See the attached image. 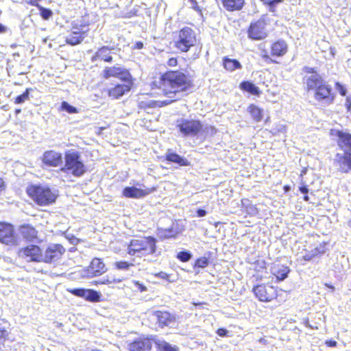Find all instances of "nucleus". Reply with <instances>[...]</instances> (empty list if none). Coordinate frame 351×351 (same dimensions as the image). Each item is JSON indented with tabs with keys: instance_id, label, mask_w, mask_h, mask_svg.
<instances>
[{
	"instance_id": "f257e3e1",
	"label": "nucleus",
	"mask_w": 351,
	"mask_h": 351,
	"mask_svg": "<svg viewBox=\"0 0 351 351\" xmlns=\"http://www.w3.org/2000/svg\"><path fill=\"white\" fill-rule=\"evenodd\" d=\"M191 87L190 77L180 71H167L160 77V88L171 101L180 99Z\"/></svg>"
},
{
	"instance_id": "f03ea898",
	"label": "nucleus",
	"mask_w": 351,
	"mask_h": 351,
	"mask_svg": "<svg viewBox=\"0 0 351 351\" xmlns=\"http://www.w3.org/2000/svg\"><path fill=\"white\" fill-rule=\"evenodd\" d=\"M27 193L40 206L53 204L57 197L49 187L42 185H31L27 189Z\"/></svg>"
},
{
	"instance_id": "7ed1b4c3",
	"label": "nucleus",
	"mask_w": 351,
	"mask_h": 351,
	"mask_svg": "<svg viewBox=\"0 0 351 351\" xmlns=\"http://www.w3.org/2000/svg\"><path fill=\"white\" fill-rule=\"evenodd\" d=\"M65 164L61 168V171L65 173H71L75 177H81L86 172V167L81 160V156L78 152H69L64 156Z\"/></svg>"
},
{
	"instance_id": "20e7f679",
	"label": "nucleus",
	"mask_w": 351,
	"mask_h": 351,
	"mask_svg": "<svg viewBox=\"0 0 351 351\" xmlns=\"http://www.w3.org/2000/svg\"><path fill=\"white\" fill-rule=\"evenodd\" d=\"M197 43L196 34L190 27L181 29L175 38L176 47L182 52L188 51Z\"/></svg>"
},
{
	"instance_id": "39448f33",
	"label": "nucleus",
	"mask_w": 351,
	"mask_h": 351,
	"mask_svg": "<svg viewBox=\"0 0 351 351\" xmlns=\"http://www.w3.org/2000/svg\"><path fill=\"white\" fill-rule=\"evenodd\" d=\"M176 127L184 136H195L202 130L203 125L198 120L182 118L177 121Z\"/></svg>"
},
{
	"instance_id": "423d86ee",
	"label": "nucleus",
	"mask_w": 351,
	"mask_h": 351,
	"mask_svg": "<svg viewBox=\"0 0 351 351\" xmlns=\"http://www.w3.org/2000/svg\"><path fill=\"white\" fill-rule=\"evenodd\" d=\"M303 71L306 73V75L303 77V82L306 84L308 91H315L325 82L324 80L315 68L304 66Z\"/></svg>"
},
{
	"instance_id": "0eeeda50",
	"label": "nucleus",
	"mask_w": 351,
	"mask_h": 351,
	"mask_svg": "<svg viewBox=\"0 0 351 351\" xmlns=\"http://www.w3.org/2000/svg\"><path fill=\"white\" fill-rule=\"evenodd\" d=\"M248 37L254 40H263L267 36L266 22L263 18L251 23L247 29Z\"/></svg>"
},
{
	"instance_id": "6e6552de",
	"label": "nucleus",
	"mask_w": 351,
	"mask_h": 351,
	"mask_svg": "<svg viewBox=\"0 0 351 351\" xmlns=\"http://www.w3.org/2000/svg\"><path fill=\"white\" fill-rule=\"evenodd\" d=\"M103 76L106 79L111 77H117L125 82H129L131 80V75L129 71L119 66L106 67L103 71Z\"/></svg>"
},
{
	"instance_id": "1a4fd4ad",
	"label": "nucleus",
	"mask_w": 351,
	"mask_h": 351,
	"mask_svg": "<svg viewBox=\"0 0 351 351\" xmlns=\"http://www.w3.org/2000/svg\"><path fill=\"white\" fill-rule=\"evenodd\" d=\"M155 243H130L128 247V254L134 256H143L154 252Z\"/></svg>"
},
{
	"instance_id": "9d476101",
	"label": "nucleus",
	"mask_w": 351,
	"mask_h": 351,
	"mask_svg": "<svg viewBox=\"0 0 351 351\" xmlns=\"http://www.w3.org/2000/svg\"><path fill=\"white\" fill-rule=\"evenodd\" d=\"M256 297L261 302H269L276 297V290L271 286L257 285L253 289Z\"/></svg>"
},
{
	"instance_id": "9b49d317",
	"label": "nucleus",
	"mask_w": 351,
	"mask_h": 351,
	"mask_svg": "<svg viewBox=\"0 0 351 351\" xmlns=\"http://www.w3.org/2000/svg\"><path fill=\"white\" fill-rule=\"evenodd\" d=\"M331 135L338 138V146L343 151V153L351 154V134L343 131L331 130Z\"/></svg>"
},
{
	"instance_id": "f8f14e48",
	"label": "nucleus",
	"mask_w": 351,
	"mask_h": 351,
	"mask_svg": "<svg viewBox=\"0 0 351 351\" xmlns=\"http://www.w3.org/2000/svg\"><path fill=\"white\" fill-rule=\"evenodd\" d=\"M19 254L20 257L25 258L27 261H40L43 260L40 247L34 245H29L21 250Z\"/></svg>"
},
{
	"instance_id": "ddd939ff",
	"label": "nucleus",
	"mask_w": 351,
	"mask_h": 351,
	"mask_svg": "<svg viewBox=\"0 0 351 351\" xmlns=\"http://www.w3.org/2000/svg\"><path fill=\"white\" fill-rule=\"evenodd\" d=\"M154 335L147 338H138L128 344L130 351H150L152 347Z\"/></svg>"
},
{
	"instance_id": "4468645a",
	"label": "nucleus",
	"mask_w": 351,
	"mask_h": 351,
	"mask_svg": "<svg viewBox=\"0 0 351 351\" xmlns=\"http://www.w3.org/2000/svg\"><path fill=\"white\" fill-rule=\"evenodd\" d=\"M335 165L341 173H347L351 171V154L337 153L334 160Z\"/></svg>"
},
{
	"instance_id": "2eb2a0df",
	"label": "nucleus",
	"mask_w": 351,
	"mask_h": 351,
	"mask_svg": "<svg viewBox=\"0 0 351 351\" xmlns=\"http://www.w3.org/2000/svg\"><path fill=\"white\" fill-rule=\"evenodd\" d=\"M106 271L104 263L99 258H95L92 260L90 266L85 271L84 276L92 278L100 276Z\"/></svg>"
},
{
	"instance_id": "dca6fc26",
	"label": "nucleus",
	"mask_w": 351,
	"mask_h": 351,
	"mask_svg": "<svg viewBox=\"0 0 351 351\" xmlns=\"http://www.w3.org/2000/svg\"><path fill=\"white\" fill-rule=\"evenodd\" d=\"M43 162L48 167H58L62 162V156L60 153L53 150L44 152L42 157Z\"/></svg>"
},
{
	"instance_id": "f3484780",
	"label": "nucleus",
	"mask_w": 351,
	"mask_h": 351,
	"mask_svg": "<svg viewBox=\"0 0 351 351\" xmlns=\"http://www.w3.org/2000/svg\"><path fill=\"white\" fill-rule=\"evenodd\" d=\"M332 88L326 82L315 90V99L317 101H326L328 104L333 101L334 97L331 95Z\"/></svg>"
},
{
	"instance_id": "a211bd4d",
	"label": "nucleus",
	"mask_w": 351,
	"mask_h": 351,
	"mask_svg": "<svg viewBox=\"0 0 351 351\" xmlns=\"http://www.w3.org/2000/svg\"><path fill=\"white\" fill-rule=\"evenodd\" d=\"M64 248L59 244L53 245L47 249L43 261L45 263H51L59 259L62 254Z\"/></svg>"
},
{
	"instance_id": "6ab92c4d",
	"label": "nucleus",
	"mask_w": 351,
	"mask_h": 351,
	"mask_svg": "<svg viewBox=\"0 0 351 351\" xmlns=\"http://www.w3.org/2000/svg\"><path fill=\"white\" fill-rule=\"evenodd\" d=\"M155 188H152L143 190L135 186H127L123 189V195L125 197L140 198L149 194L155 191Z\"/></svg>"
},
{
	"instance_id": "aec40b11",
	"label": "nucleus",
	"mask_w": 351,
	"mask_h": 351,
	"mask_svg": "<svg viewBox=\"0 0 351 351\" xmlns=\"http://www.w3.org/2000/svg\"><path fill=\"white\" fill-rule=\"evenodd\" d=\"M14 226L6 222H0V241H15Z\"/></svg>"
},
{
	"instance_id": "412c9836",
	"label": "nucleus",
	"mask_w": 351,
	"mask_h": 351,
	"mask_svg": "<svg viewBox=\"0 0 351 351\" xmlns=\"http://www.w3.org/2000/svg\"><path fill=\"white\" fill-rule=\"evenodd\" d=\"M86 30L80 29L77 27H73V31L66 38V42L70 45H76L84 40Z\"/></svg>"
},
{
	"instance_id": "4be33fe9",
	"label": "nucleus",
	"mask_w": 351,
	"mask_h": 351,
	"mask_svg": "<svg viewBox=\"0 0 351 351\" xmlns=\"http://www.w3.org/2000/svg\"><path fill=\"white\" fill-rule=\"evenodd\" d=\"M326 243H319L317 245H313L309 247L308 250L306 249V253L302 256V259L306 261H309L314 257L324 254L326 250Z\"/></svg>"
},
{
	"instance_id": "5701e85b",
	"label": "nucleus",
	"mask_w": 351,
	"mask_h": 351,
	"mask_svg": "<svg viewBox=\"0 0 351 351\" xmlns=\"http://www.w3.org/2000/svg\"><path fill=\"white\" fill-rule=\"evenodd\" d=\"M128 84H117L114 87L109 89L108 95L114 99H118L122 97L125 93L130 90V81Z\"/></svg>"
},
{
	"instance_id": "b1692460",
	"label": "nucleus",
	"mask_w": 351,
	"mask_h": 351,
	"mask_svg": "<svg viewBox=\"0 0 351 351\" xmlns=\"http://www.w3.org/2000/svg\"><path fill=\"white\" fill-rule=\"evenodd\" d=\"M154 315L160 327L167 326L174 321V317L167 311H155Z\"/></svg>"
},
{
	"instance_id": "393cba45",
	"label": "nucleus",
	"mask_w": 351,
	"mask_h": 351,
	"mask_svg": "<svg viewBox=\"0 0 351 351\" xmlns=\"http://www.w3.org/2000/svg\"><path fill=\"white\" fill-rule=\"evenodd\" d=\"M111 49L106 46H104L99 49L95 54L92 58V62H95L98 59L104 60L105 62H110L112 61V57L110 56Z\"/></svg>"
},
{
	"instance_id": "a878e982",
	"label": "nucleus",
	"mask_w": 351,
	"mask_h": 351,
	"mask_svg": "<svg viewBox=\"0 0 351 351\" xmlns=\"http://www.w3.org/2000/svg\"><path fill=\"white\" fill-rule=\"evenodd\" d=\"M152 340L156 346L157 351H178L176 346H172L165 340L157 338L156 336H154Z\"/></svg>"
},
{
	"instance_id": "bb28decb",
	"label": "nucleus",
	"mask_w": 351,
	"mask_h": 351,
	"mask_svg": "<svg viewBox=\"0 0 351 351\" xmlns=\"http://www.w3.org/2000/svg\"><path fill=\"white\" fill-rule=\"evenodd\" d=\"M165 158L167 161L176 163L179 166H189L190 164L188 160L185 158L169 151L166 154Z\"/></svg>"
},
{
	"instance_id": "cd10ccee",
	"label": "nucleus",
	"mask_w": 351,
	"mask_h": 351,
	"mask_svg": "<svg viewBox=\"0 0 351 351\" xmlns=\"http://www.w3.org/2000/svg\"><path fill=\"white\" fill-rule=\"evenodd\" d=\"M244 3V0H222L223 6L230 12L241 10Z\"/></svg>"
},
{
	"instance_id": "c85d7f7f",
	"label": "nucleus",
	"mask_w": 351,
	"mask_h": 351,
	"mask_svg": "<svg viewBox=\"0 0 351 351\" xmlns=\"http://www.w3.org/2000/svg\"><path fill=\"white\" fill-rule=\"evenodd\" d=\"M19 232L26 241H32L36 237L37 232L35 228L29 225H23L20 227Z\"/></svg>"
},
{
	"instance_id": "c756f323",
	"label": "nucleus",
	"mask_w": 351,
	"mask_h": 351,
	"mask_svg": "<svg viewBox=\"0 0 351 351\" xmlns=\"http://www.w3.org/2000/svg\"><path fill=\"white\" fill-rule=\"evenodd\" d=\"M289 271V268L282 265L274 266L271 271L278 280H284L287 278Z\"/></svg>"
},
{
	"instance_id": "7c9ffc66",
	"label": "nucleus",
	"mask_w": 351,
	"mask_h": 351,
	"mask_svg": "<svg viewBox=\"0 0 351 351\" xmlns=\"http://www.w3.org/2000/svg\"><path fill=\"white\" fill-rule=\"evenodd\" d=\"M287 51V45L284 40H278L272 45L271 53L274 56H282Z\"/></svg>"
},
{
	"instance_id": "2f4dec72",
	"label": "nucleus",
	"mask_w": 351,
	"mask_h": 351,
	"mask_svg": "<svg viewBox=\"0 0 351 351\" xmlns=\"http://www.w3.org/2000/svg\"><path fill=\"white\" fill-rule=\"evenodd\" d=\"M223 64L224 68L230 71H233L237 69L241 68V64L237 60L231 59L228 57L223 58Z\"/></svg>"
},
{
	"instance_id": "473e14b6",
	"label": "nucleus",
	"mask_w": 351,
	"mask_h": 351,
	"mask_svg": "<svg viewBox=\"0 0 351 351\" xmlns=\"http://www.w3.org/2000/svg\"><path fill=\"white\" fill-rule=\"evenodd\" d=\"M240 88L254 95H259V88L250 81H245L240 84Z\"/></svg>"
},
{
	"instance_id": "72a5a7b5",
	"label": "nucleus",
	"mask_w": 351,
	"mask_h": 351,
	"mask_svg": "<svg viewBox=\"0 0 351 351\" xmlns=\"http://www.w3.org/2000/svg\"><path fill=\"white\" fill-rule=\"evenodd\" d=\"M248 112L251 114L252 118L256 121H260L262 119V110L258 106L252 104L248 107Z\"/></svg>"
},
{
	"instance_id": "f704fd0d",
	"label": "nucleus",
	"mask_w": 351,
	"mask_h": 351,
	"mask_svg": "<svg viewBox=\"0 0 351 351\" xmlns=\"http://www.w3.org/2000/svg\"><path fill=\"white\" fill-rule=\"evenodd\" d=\"M100 294L99 292L91 290V289H86L85 293V299L86 300H88L90 302H99L100 300Z\"/></svg>"
},
{
	"instance_id": "c9c22d12",
	"label": "nucleus",
	"mask_w": 351,
	"mask_h": 351,
	"mask_svg": "<svg viewBox=\"0 0 351 351\" xmlns=\"http://www.w3.org/2000/svg\"><path fill=\"white\" fill-rule=\"evenodd\" d=\"M178 232L171 229H160L159 230V235L163 239H171L174 238Z\"/></svg>"
},
{
	"instance_id": "e433bc0d",
	"label": "nucleus",
	"mask_w": 351,
	"mask_h": 351,
	"mask_svg": "<svg viewBox=\"0 0 351 351\" xmlns=\"http://www.w3.org/2000/svg\"><path fill=\"white\" fill-rule=\"evenodd\" d=\"M114 265L118 270L129 271L130 267L134 266V264L126 261H117L114 263Z\"/></svg>"
},
{
	"instance_id": "4c0bfd02",
	"label": "nucleus",
	"mask_w": 351,
	"mask_h": 351,
	"mask_svg": "<svg viewBox=\"0 0 351 351\" xmlns=\"http://www.w3.org/2000/svg\"><path fill=\"white\" fill-rule=\"evenodd\" d=\"M32 90V88H27L25 91L17 96L15 99V103L18 104H23L26 100H28L29 98V92Z\"/></svg>"
},
{
	"instance_id": "58836bf2",
	"label": "nucleus",
	"mask_w": 351,
	"mask_h": 351,
	"mask_svg": "<svg viewBox=\"0 0 351 351\" xmlns=\"http://www.w3.org/2000/svg\"><path fill=\"white\" fill-rule=\"evenodd\" d=\"M176 257L182 262H187L192 258V254L187 250L180 251L177 254Z\"/></svg>"
},
{
	"instance_id": "ea45409f",
	"label": "nucleus",
	"mask_w": 351,
	"mask_h": 351,
	"mask_svg": "<svg viewBox=\"0 0 351 351\" xmlns=\"http://www.w3.org/2000/svg\"><path fill=\"white\" fill-rule=\"evenodd\" d=\"M61 108L62 110L70 113V114H75V113H77L78 112L77 109L70 105L68 102L66 101H63L61 104Z\"/></svg>"
},
{
	"instance_id": "a19ab883",
	"label": "nucleus",
	"mask_w": 351,
	"mask_h": 351,
	"mask_svg": "<svg viewBox=\"0 0 351 351\" xmlns=\"http://www.w3.org/2000/svg\"><path fill=\"white\" fill-rule=\"evenodd\" d=\"M38 9L40 10V16L44 20H48L53 14V12L50 9L43 8L41 5L39 6Z\"/></svg>"
},
{
	"instance_id": "79ce46f5",
	"label": "nucleus",
	"mask_w": 351,
	"mask_h": 351,
	"mask_svg": "<svg viewBox=\"0 0 351 351\" xmlns=\"http://www.w3.org/2000/svg\"><path fill=\"white\" fill-rule=\"evenodd\" d=\"M209 264V261L206 257H201L195 261V267L204 268Z\"/></svg>"
},
{
	"instance_id": "37998d69",
	"label": "nucleus",
	"mask_w": 351,
	"mask_h": 351,
	"mask_svg": "<svg viewBox=\"0 0 351 351\" xmlns=\"http://www.w3.org/2000/svg\"><path fill=\"white\" fill-rule=\"evenodd\" d=\"M286 130V126L285 125L278 124L274 128H273L272 132L274 134H276L278 133H285Z\"/></svg>"
},
{
	"instance_id": "c03bdc74",
	"label": "nucleus",
	"mask_w": 351,
	"mask_h": 351,
	"mask_svg": "<svg viewBox=\"0 0 351 351\" xmlns=\"http://www.w3.org/2000/svg\"><path fill=\"white\" fill-rule=\"evenodd\" d=\"M189 3H191V7L199 12H201V9L199 6V3L201 2V1H203V0H189Z\"/></svg>"
},
{
	"instance_id": "a18cd8bd",
	"label": "nucleus",
	"mask_w": 351,
	"mask_h": 351,
	"mask_svg": "<svg viewBox=\"0 0 351 351\" xmlns=\"http://www.w3.org/2000/svg\"><path fill=\"white\" fill-rule=\"evenodd\" d=\"M86 290V289H74L71 290V292L75 295L82 297L84 298Z\"/></svg>"
},
{
	"instance_id": "49530a36",
	"label": "nucleus",
	"mask_w": 351,
	"mask_h": 351,
	"mask_svg": "<svg viewBox=\"0 0 351 351\" xmlns=\"http://www.w3.org/2000/svg\"><path fill=\"white\" fill-rule=\"evenodd\" d=\"M8 335V330L5 327L1 324H0V342L2 340H4Z\"/></svg>"
},
{
	"instance_id": "de8ad7c7",
	"label": "nucleus",
	"mask_w": 351,
	"mask_h": 351,
	"mask_svg": "<svg viewBox=\"0 0 351 351\" xmlns=\"http://www.w3.org/2000/svg\"><path fill=\"white\" fill-rule=\"evenodd\" d=\"M336 88L338 90L341 95L345 96L346 95V88L339 82L336 83Z\"/></svg>"
},
{
	"instance_id": "09e8293b",
	"label": "nucleus",
	"mask_w": 351,
	"mask_h": 351,
	"mask_svg": "<svg viewBox=\"0 0 351 351\" xmlns=\"http://www.w3.org/2000/svg\"><path fill=\"white\" fill-rule=\"evenodd\" d=\"M228 331L225 328H219L217 331V334L220 337H226L228 335Z\"/></svg>"
},
{
	"instance_id": "8fccbe9b",
	"label": "nucleus",
	"mask_w": 351,
	"mask_h": 351,
	"mask_svg": "<svg viewBox=\"0 0 351 351\" xmlns=\"http://www.w3.org/2000/svg\"><path fill=\"white\" fill-rule=\"evenodd\" d=\"M265 4L268 5L269 10L271 12H276V5L271 2V0H269V1L265 3Z\"/></svg>"
},
{
	"instance_id": "3c124183",
	"label": "nucleus",
	"mask_w": 351,
	"mask_h": 351,
	"mask_svg": "<svg viewBox=\"0 0 351 351\" xmlns=\"http://www.w3.org/2000/svg\"><path fill=\"white\" fill-rule=\"evenodd\" d=\"M154 106V103L152 101H149L147 103H145L143 101H141V104H140V107L141 108H145L147 106L148 108H152Z\"/></svg>"
},
{
	"instance_id": "603ef678",
	"label": "nucleus",
	"mask_w": 351,
	"mask_h": 351,
	"mask_svg": "<svg viewBox=\"0 0 351 351\" xmlns=\"http://www.w3.org/2000/svg\"><path fill=\"white\" fill-rule=\"evenodd\" d=\"M177 64H178V60H177V58H169L167 62V65L169 66H175L177 65Z\"/></svg>"
},
{
	"instance_id": "864d4df0",
	"label": "nucleus",
	"mask_w": 351,
	"mask_h": 351,
	"mask_svg": "<svg viewBox=\"0 0 351 351\" xmlns=\"http://www.w3.org/2000/svg\"><path fill=\"white\" fill-rule=\"evenodd\" d=\"M300 191L303 194H307L308 189L306 185L302 184L299 187Z\"/></svg>"
},
{
	"instance_id": "5fc2aeb1",
	"label": "nucleus",
	"mask_w": 351,
	"mask_h": 351,
	"mask_svg": "<svg viewBox=\"0 0 351 351\" xmlns=\"http://www.w3.org/2000/svg\"><path fill=\"white\" fill-rule=\"evenodd\" d=\"M135 285L141 292L145 291L147 290L146 287L142 284H141L139 282H135Z\"/></svg>"
},
{
	"instance_id": "6e6d98bb",
	"label": "nucleus",
	"mask_w": 351,
	"mask_h": 351,
	"mask_svg": "<svg viewBox=\"0 0 351 351\" xmlns=\"http://www.w3.org/2000/svg\"><path fill=\"white\" fill-rule=\"evenodd\" d=\"M156 276L162 279H165V280H167L169 277V276L167 273L162 272V271L158 273Z\"/></svg>"
},
{
	"instance_id": "4d7b16f0",
	"label": "nucleus",
	"mask_w": 351,
	"mask_h": 351,
	"mask_svg": "<svg viewBox=\"0 0 351 351\" xmlns=\"http://www.w3.org/2000/svg\"><path fill=\"white\" fill-rule=\"evenodd\" d=\"M206 215V211L204 209L199 208L197 210V215L199 217H204Z\"/></svg>"
},
{
	"instance_id": "13d9d810",
	"label": "nucleus",
	"mask_w": 351,
	"mask_h": 351,
	"mask_svg": "<svg viewBox=\"0 0 351 351\" xmlns=\"http://www.w3.org/2000/svg\"><path fill=\"white\" fill-rule=\"evenodd\" d=\"M143 47V43L141 41H138L135 43L134 49H141Z\"/></svg>"
},
{
	"instance_id": "bf43d9fd",
	"label": "nucleus",
	"mask_w": 351,
	"mask_h": 351,
	"mask_svg": "<svg viewBox=\"0 0 351 351\" xmlns=\"http://www.w3.org/2000/svg\"><path fill=\"white\" fill-rule=\"evenodd\" d=\"M28 4L32 5V6H36L38 8H39V6H40L37 2L36 0H30L28 1Z\"/></svg>"
},
{
	"instance_id": "052dcab7",
	"label": "nucleus",
	"mask_w": 351,
	"mask_h": 351,
	"mask_svg": "<svg viewBox=\"0 0 351 351\" xmlns=\"http://www.w3.org/2000/svg\"><path fill=\"white\" fill-rule=\"evenodd\" d=\"M6 31H7V27L3 25L0 24V34H3Z\"/></svg>"
},
{
	"instance_id": "680f3d73",
	"label": "nucleus",
	"mask_w": 351,
	"mask_h": 351,
	"mask_svg": "<svg viewBox=\"0 0 351 351\" xmlns=\"http://www.w3.org/2000/svg\"><path fill=\"white\" fill-rule=\"evenodd\" d=\"M326 343L330 346V347H333V346H335L336 344H337V342L335 341H327Z\"/></svg>"
},
{
	"instance_id": "e2e57ef3",
	"label": "nucleus",
	"mask_w": 351,
	"mask_h": 351,
	"mask_svg": "<svg viewBox=\"0 0 351 351\" xmlns=\"http://www.w3.org/2000/svg\"><path fill=\"white\" fill-rule=\"evenodd\" d=\"M346 106L348 108L351 107V100L349 97H348L346 99Z\"/></svg>"
},
{
	"instance_id": "0e129e2a",
	"label": "nucleus",
	"mask_w": 351,
	"mask_h": 351,
	"mask_svg": "<svg viewBox=\"0 0 351 351\" xmlns=\"http://www.w3.org/2000/svg\"><path fill=\"white\" fill-rule=\"evenodd\" d=\"M325 286L328 287L330 289V292L332 293L335 291V287L332 285H330L329 284H325Z\"/></svg>"
},
{
	"instance_id": "69168bd1",
	"label": "nucleus",
	"mask_w": 351,
	"mask_h": 351,
	"mask_svg": "<svg viewBox=\"0 0 351 351\" xmlns=\"http://www.w3.org/2000/svg\"><path fill=\"white\" fill-rule=\"evenodd\" d=\"M4 188V181L3 179L0 178V191H1Z\"/></svg>"
},
{
	"instance_id": "338daca9",
	"label": "nucleus",
	"mask_w": 351,
	"mask_h": 351,
	"mask_svg": "<svg viewBox=\"0 0 351 351\" xmlns=\"http://www.w3.org/2000/svg\"><path fill=\"white\" fill-rule=\"evenodd\" d=\"M283 0H271V2L274 3L276 5L282 3Z\"/></svg>"
},
{
	"instance_id": "774afa93",
	"label": "nucleus",
	"mask_w": 351,
	"mask_h": 351,
	"mask_svg": "<svg viewBox=\"0 0 351 351\" xmlns=\"http://www.w3.org/2000/svg\"><path fill=\"white\" fill-rule=\"evenodd\" d=\"M305 195H306L304 197V199L305 201H308V199H309L308 196L306 194H305Z\"/></svg>"
}]
</instances>
